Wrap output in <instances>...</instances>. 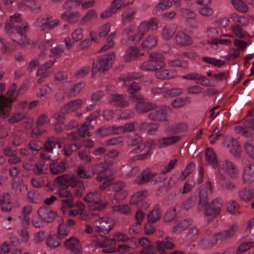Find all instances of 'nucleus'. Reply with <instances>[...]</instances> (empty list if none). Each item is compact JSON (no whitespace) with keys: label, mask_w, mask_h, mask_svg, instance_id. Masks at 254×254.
Masks as SVG:
<instances>
[{"label":"nucleus","mask_w":254,"mask_h":254,"mask_svg":"<svg viewBox=\"0 0 254 254\" xmlns=\"http://www.w3.org/2000/svg\"><path fill=\"white\" fill-rule=\"evenodd\" d=\"M131 3H132V2H130L127 0H114L112 2L111 8L110 9H106L102 12L100 14V17L102 18H107L121 7L127 6Z\"/></svg>","instance_id":"obj_23"},{"label":"nucleus","mask_w":254,"mask_h":254,"mask_svg":"<svg viewBox=\"0 0 254 254\" xmlns=\"http://www.w3.org/2000/svg\"><path fill=\"white\" fill-rule=\"evenodd\" d=\"M98 210L90 208L88 210L84 211V208L81 211L80 218L81 220L85 221L93 222L98 217L99 212Z\"/></svg>","instance_id":"obj_28"},{"label":"nucleus","mask_w":254,"mask_h":254,"mask_svg":"<svg viewBox=\"0 0 254 254\" xmlns=\"http://www.w3.org/2000/svg\"><path fill=\"white\" fill-rule=\"evenodd\" d=\"M187 128L188 126L186 124L178 123L168 126L166 128V131L172 134H177L185 131Z\"/></svg>","instance_id":"obj_36"},{"label":"nucleus","mask_w":254,"mask_h":254,"mask_svg":"<svg viewBox=\"0 0 254 254\" xmlns=\"http://www.w3.org/2000/svg\"><path fill=\"white\" fill-rule=\"evenodd\" d=\"M115 222L114 220L109 217H98L95 220L93 226L96 232L108 233L113 228Z\"/></svg>","instance_id":"obj_16"},{"label":"nucleus","mask_w":254,"mask_h":254,"mask_svg":"<svg viewBox=\"0 0 254 254\" xmlns=\"http://www.w3.org/2000/svg\"><path fill=\"white\" fill-rule=\"evenodd\" d=\"M49 121L50 119L46 115L42 114L39 116L36 122L37 128L33 129V133L37 134H41L44 131V130L41 129V127L43 125L47 124Z\"/></svg>","instance_id":"obj_42"},{"label":"nucleus","mask_w":254,"mask_h":254,"mask_svg":"<svg viewBox=\"0 0 254 254\" xmlns=\"http://www.w3.org/2000/svg\"><path fill=\"white\" fill-rule=\"evenodd\" d=\"M5 89L4 84L0 83V117L5 118L9 116L11 110V100H8L3 95Z\"/></svg>","instance_id":"obj_18"},{"label":"nucleus","mask_w":254,"mask_h":254,"mask_svg":"<svg viewBox=\"0 0 254 254\" xmlns=\"http://www.w3.org/2000/svg\"><path fill=\"white\" fill-rule=\"evenodd\" d=\"M172 5V1L169 0L161 1L156 5L155 12L157 15L160 14L161 11L170 8Z\"/></svg>","instance_id":"obj_61"},{"label":"nucleus","mask_w":254,"mask_h":254,"mask_svg":"<svg viewBox=\"0 0 254 254\" xmlns=\"http://www.w3.org/2000/svg\"><path fill=\"white\" fill-rule=\"evenodd\" d=\"M81 144L79 142L66 144L62 150L65 156H70L73 152L80 148Z\"/></svg>","instance_id":"obj_47"},{"label":"nucleus","mask_w":254,"mask_h":254,"mask_svg":"<svg viewBox=\"0 0 254 254\" xmlns=\"http://www.w3.org/2000/svg\"><path fill=\"white\" fill-rule=\"evenodd\" d=\"M239 229L238 224L233 223L226 230L216 233L209 241L205 239L202 240L199 243V246L203 249H209L217 243H221L234 236Z\"/></svg>","instance_id":"obj_8"},{"label":"nucleus","mask_w":254,"mask_h":254,"mask_svg":"<svg viewBox=\"0 0 254 254\" xmlns=\"http://www.w3.org/2000/svg\"><path fill=\"white\" fill-rule=\"evenodd\" d=\"M141 76L142 74L140 72L128 73L122 75L119 81V84L122 83V85L127 87V90L130 93V98L137 102L136 109L139 113L151 111L155 107V105L145 102L143 99L135 94V92L139 90L141 87L137 82L133 81L131 83H129L131 80L139 79Z\"/></svg>","instance_id":"obj_3"},{"label":"nucleus","mask_w":254,"mask_h":254,"mask_svg":"<svg viewBox=\"0 0 254 254\" xmlns=\"http://www.w3.org/2000/svg\"><path fill=\"white\" fill-rule=\"evenodd\" d=\"M56 146H58L59 148L62 147L59 138L55 137L49 138L45 142L43 148L42 142L33 140L30 141L26 147L21 149V153L27 156L32 155L33 157L30 156L29 158L31 161H33L34 156L39 153L42 159L48 160L51 159L53 149L56 148Z\"/></svg>","instance_id":"obj_4"},{"label":"nucleus","mask_w":254,"mask_h":254,"mask_svg":"<svg viewBox=\"0 0 254 254\" xmlns=\"http://www.w3.org/2000/svg\"><path fill=\"white\" fill-rule=\"evenodd\" d=\"M96 181L100 182L109 177L111 173L110 170V164L107 161L100 163L96 167Z\"/></svg>","instance_id":"obj_22"},{"label":"nucleus","mask_w":254,"mask_h":254,"mask_svg":"<svg viewBox=\"0 0 254 254\" xmlns=\"http://www.w3.org/2000/svg\"><path fill=\"white\" fill-rule=\"evenodd\" d=\"M181 138L178 135L164 137L158 140L157 145L160 148H164L178 142Z\"/></svg>","instance_id":"obj_32"},{"label":"nucleus","mask_w":254,"mask_h":254,"mask_svg":"<svg viewBox=\"0 0 254 254\" xmlns=\"http://www.w3.org/2000/svg\"><path fill=\"white\" fill-rule=\"evenodd\" d=\"M100 113V110H96L92 113L87 118V122L82 124L79 127L78 133L75 132L68 133L66 135V138L69 140H78L79 138V136L84 137L86 134L89 136H90L91 133L88 131L92 127L91 122L96 119L99 116Z\"/></svg>","instance_id":"obj_10"},{"label":"nucleus","mask_w":254,"mask_h":254,"mask_svg":"<svg viewBox=\"0 0 254 254\" xmlns=\"http://www.w3.org/2000/svg\"><path fill=\"white\" fill-rule=\"evenodd\" d=\"M82 104L83 101L81 99H76L71 101L63 106L62 110L63 112L68 113L70 112L74 111L79 109Z\"/></svg>","instance_id":"obj_40"},{"label":"nucleus","mask_w":254,"mask_h":254,"mask_svg":"<svg viewBox=\"0 0 254 254\" xmlns=\"http://www.w3.org/2000/svg\"><path fill=\"white\" fill-rule=\"evenodd\" d=\"M81 2V0H66L63 5V8L67 10L62 14V18L64 20L66 19L70 23L75 22L77 20L78 13L69 11L68 9L75 7L80 4Z\"/></svg>","instance_id":"obj_15"},{"label":"nucleus","mask_w":254,"mask_h":254,"mask_svg":"<svg viewBox=\"0 0 254 254\" xmlns=\"http://www.w3.org/2000/svg\"><path fill=\"white\" fill-rule=\"evenodd\" d=\"M142 138L138 134L134 133L133 135H130L128 139V144L130 146H134L139 144L137 147L134 148L130 152L137 153L143 151L145 148L147 150H151L152 148L154 145V142L153 140L149 139L146 141V143L140 144L142 142Z\"/></svg>","instance_id":"obj_13"},{"label":"nucleus","mask_w":254,"mask_h":254,"mask_svg":"<svg viewBox=\"0 0 254 254\" xmlns=\"http://www.w3.org/2000/svg\"><path fill=\"white\" fill-rule=\"evenodd\" d=\"M175 42L181 46H189L192 44L191 37L185 32L181 31H178L175 36Z\"/></svg>","instance_id":"obj_29"},{"label":"nucleus","mask_w":254,"mask_h":254,"mask_svg":"<svg viewBox=\"0 0 254 254\" xmlns=\"http://www.w3.org/2000/svg\"><path fill=\"white\" fill-rule=\"evenodd\" d=\"M212 185L208 182L206 184L201 186L199 190V201L198 209H204L206 215L217 216L221 209L223 201L221 198H218L211 203H208L207 195L212 192Z\"/></svg>","instance_id":"obj_6"},{"label":"nucleus","mask_w":254,"mask_h":254,"mask_svg":"<svg viewBox=\"0 0 254 254\" xmlns=\"http://www.w3.org/2000/svg\"><path fill=\"white\" fill-rule=\"evenodd\" d=\"M163 55L160 53H151L148 61L143 62L140 66L142 70L145 71H156L164 66Z\"/></svg>","instance_id":"obj_11"},{"label":"nucleus","mask_w":254,"mask_h":254,"mask_svg":"<svg viewBox=\"0 0 254 254\" xmlns=\"http://www.w3.org/2000/svg\"><path fill=\"white\" fill-rule=\"evenodd\" d=\"M244 149L250 157L254 159V139L248 138L244 144Z\"/></svg>","instance_id":"obj_53"},{"label":"nucleus","mask_w":254,"mask_h":254,"mask_svg":"<svg viewBox=\"0 0 254 254\" xmlns=\"http://www.w3.org/2000/svg\"><path fill=\"white\" fill-rule=\"evenodd\" d=\"M239 196L245 201L250 200L254 198V189H243L239 193Z\"/></svg>","instance_id":"obj_55"},{"label":"nucleus","mask_w":254,"mask_h":254,"mask_svg":"<svg viewBox=\"0 0 254 254\" xmlns=\"http://www.w3.org/2000/svg\"><path fill=\"white\" fill-rule=\"evenodd\" d=\"M177 162V159H174L171 160L167 165L162 167L161 168V173L162 176H159L158 178H155L157 174L152 173L149 169H146L141 173L140 175L138 177L136 181L137 183L140 185L153 180L154 181V184L160 182H163L167 179V176L165 175L174 168Z\"/></svg>","instance_id":"obj_7"},{"label":"nucleus","mask_w":254,"mask_h":254,"mask_svg":"<svg viewBox=\"0 0 254 254\" xmlns=\"http://www.w3.org/2000/svg\"><path fill=\"white\" fill-rule=\"evenodd\" d=\"M230 18L234 22V24H238L241 26H246L249 23V19L243 15H239L236 13H232Z\"/></svg>","instance_id":"obj_51"},{"label":"nucleus","mask_w":254,"mask_h":254,"mask_svg":"<svg viewBox=\"0 0 254 254\" xmlns=\"http://www.w3.org/2000/svg\"><path fill=\"white\" fill-rule=\"evenodd\" d=\"M69 232V228L64 224H61L59 226L58 233L57 237L60 239H62L66 237Z\"/></svg>","instance_id":"obj_64"},{"label":"nucleus","mask_w":254,"mask_h":254,"mask_svg":"<svg viewBox=\"0 0 254 254\" xmlns=\"http://www.w3.org/2000/svg\"><path fill=\"white\" fill-rule=\"evenodd\" d=\"M249 116L251 117H248L245 122V127L241 126L235 127V131L236 133H241L247 137L251 135V133L249 131L247 128H251L254 130V108L249 113Z\"/></svg>","instance_id":"obj_20"},{"label":"nucleus","mask_w":254,"mask_h":254,"mask_svg":"<svg viewBox=\"0 0 254 254\" xmlns=\"http://www.w3.org/2000/svg\"><path fill=\"white\" fill-rule=\"evenodd\" d=\"M66 249L68 250L72 254H81L82 248L79 240L74 237H71L66 240L64 243Z\"/></svg>","instance_id":"obj_25"},{"label":"nucleus","mask_w":254,"mask_h":254,"mask_svg":"<svg viewBox=\"0 0 254 254\" xmlns=\"http://www.w3.org/2000/svg\"><path fill=\"white\" fill-rule=\"evenodd\" d=\"M125 185L122 181L111 183L106 180L100 186L99 190L87 193L84 197L85 201L89 204V207L98 210L104 209L111 200L116 204L124 199L127 195L124 189Z\"/></svg>","instance_id":"obj_1"},{"label":"nucleus","mask_w":254,"mask_h":254,"mask_svg":"<svg viewBox=\"0 0 254 254\" xmlns=\"http://www.w3.org/2000/svg\"><path fill=\"white\" fill-rule=\"evenodd\" d=\"M114 212H120L124 214H128L130 212V209L127 204L114 205L112 207Z\"/></svg>","instance_id":"obj_63"},{"label":"nucleus","mask_w":254,"mask_h":254,"mask_svg":"<svg viewBox=\"0 0 254 254\" xmlns=\"http://www.w3.org/2000/svg\"><path fill=\"white\" fill-rule=\"evenodd\" d=\"M65 163L58 161H53L50 164V169L53 174H58L62 173L65 169Z\"/></svg>","instance_id":"obj_44"},{"label":"nucleus","mask_w":254,"mask_h":254,"mask_svg":"<svg viewBox=\"0 0 254 254\" xmlns=\"http://www.w3.org/2000/svg\"><path fill=\"white\" fill-rule=\"evenodd\" d=\"M10 196L7 192L0 191V204L1 209L5 211H9L13 207L10 201Z\"/></svg>","instance_id":"obj_33"},{"label":"nucleus","mask_w":254,"mask_h":254,"mask_svg":"<svg viewBox=\"0 0 254 254\" xmlns=\"http://www.w3.org/2000/svg\"><path fill=\"white\" fill-rule=\"evenodd\" d=\"M177 26L175 24H169L164 27L162 32L163 39L168 41L171 40L176 32Z\"/></svg>","instance_id":"obj_35"},{"label":"nucleus","mask_w":254,"mask_h":254,"mask_svg":"<svg viewBox=\"0 0 254 254\" xmlns=\"http://www.w3.org/2000/svg\"><path fill=\"white\" fill-rule=\"evenodd\" d=\"M38 213L43 220L47 223L53 222L57 216L56 211L48 209L44 206L41 207L38 209Z\"/></svg>","instance_id":"obj_26"},{"label":"nucleus","mask_w":254,"mask_h":254,"mask_svg":"<svg viewBox=\"0 0 254 254\" xmlns=\"http://www.w3.org/2000/svg\"><path fill=\"white\" fill-rule=\"evenodd\" d=\"M141 246L143 249L141 254H155L156 252L155 245H152L151 242L146 238H141L139 240Z\"/></svg>","instance_id":"obj_30"},{"label":"nucleus","mask_w":254,"mask_h":254,"mask_svg":"<svg viewBox=\"0 0 254 254\" xmlns=\"http://www.w3.org/2000/svg\"><path fill=\"white\" fill-rule=\"evenodd\" d=\"M218 170L219 176L224 174L223 173H226L232 178H236L239 174V170L236 166L229 160L219 162Z\"/></svg>","instance_id":"obj_17"},{"label":"nucleus","mask_w":254,"mask_h":254,"mask_svg":"<svg viewBox=\"0 0 254 254\" xmlns=\"http://www.w3.org/2000/svg\"><path fill=\"white\" fill-rule=\"evenodd\" d=\"M155 75L156 77L159 79H169L176 77L178 75V72L173 69H162L160 68L156 70Z\"/></svg>","instance_id":"obj_34"},{"label":"nucleus","mask_w":254,"mask_h":254,"mask_svg":"<svg viewBox=\"0 0 254 254\" xmlns=\"http://www.w3.org/2000/svg\"><path fill=\"white\" fill-rule=\"evenodd\" d=\"M162 212L159 205H156L153 210L147 215V219L149 223H155L162 216Z\"/></svg>","instance_id":"obj_39"},{"label":"nucleus","mask_w":254,"mask_h":254,"mask_svg":"<svg viewBox=\"0 0 254 254\" xmlns=\"http://www.w3.org/2000/svg\"><path fill=\"white\" fill-rule=\"evenodd\" d=\"M56 182L60 185L58 194L62 198L61 202L64 200L74 201L72 193L66 189L67 187L73 188V193L76 197L81 196L85 190L83 182L75 176L63 175L57 177Z\"/></svg>","instance_id":"obj_5"},{"label":"nucleus","mask_w":254,"mask_h":254,"mask_svg":"<svg viewBox=\"0 0 254 254\" xmlns=\"http://www.w3.org/2000/svg\"><path fill=\"white\" fill-rule=\"evenodd\" d=\"M55 61L50 60L45 64H42V66H41L38 69L37 72V75H43L38 79L37 82L38 83L41 84L45 81V78L46 77V71L51 66L53 65Z\"/></svg>","instance_id":"obj_37"},{"label":"nucleus","mask_w":254,"mask_h":254,"mask_svg":"<svg viewBox=\"0 0 254 254\" xmlns=\"http://www.w3.org/2000/svg\"><path fill=\"white\" fill-rule=\"evenodd\" d=\"M115 58L114 53L110 52L100 58L97 62H93L92 76L98 70L105 71L109 69L111 67Z\"/></svg>","instance_id":"obj_14"},{"label":"nucleus","mask_w":254,"mask_h":254,"mask_svg":"<svg viewBox=\"0 0 254 254\" xmlns=\"http://www.w3.org/2000/svg\"><path fill=\"white\" fill-rule=\"evenodd\" d=\"M156 44V38L153 35H150L142 42V48L145 50H148L154 47Z\"/></svg>","instance_id":"obj_52"},{"label":"nucleus","mask_w":254,"mask_h":254,"mask_svg":"<svg viewBox=\"0 0 254 254\" xmlns=\"http://www.w3.org/2000/svg\"><path fill=\"white\" fill-rule=\"evenodd\" d=\"M205 159L207 163L213 167L216 166L218 163L215 153L212 149L208 148L206 150L205 152Z\"/></svg>","instance_id":"obj_45"},{"label":"nucleus","mask_w":254,"mask_h":254,"mask_svg":"<svg viewBox=\"0 0 254 254\" xmlns=\"http://www.w3.org/2000/svg\"><path fill=\"white\" fill-rule=\"evenodd\" d=\"M77 174L81 178L87 179L94 175L92 171H87L83 166H79L77 168Z\"/></svg>","instance_id":"obj_60"},{"label":"nucleus","mask_w":254,"mask_h":254,"mask_svg":"<svg viewBox=\"0 0 254 254\" xmlns=\"http://www.w3.org/2000/svg\"><path fill=\"white\" fill-rule=\"evenodd\" d=\"M192 220L190 218L182 220L175 224L173 229V232L174 233H180L185 230L192 223Z\"/></svg>","instance_id":"obj_41"},{"label":"nucleus","mask_w":254,"mask_h":254,"mask_svg":"<svg viewBox=\"0 0 254 254\" xmlns=\"http://www.w3.org/2000/svg\"><path fill=\"white\" fill-rule=\"evenodd\" d=\"M208 43L212 45V48L215 50L217 49V47L218 44L224 45L226 46H229L232 44V41L230 39H217L214 38L213 39H211L208 41Z\"/></svg>","instance_id":"obj_57"},{"label":"nucleus","mask_w":254,"mask_h":254,"mask_svg":"<svg viewBox=\"0 0 254 254\" xmlns=\"http://www.w3.org/2000/svg\"><path fill=\"white\" fill-rule=\"evenodd\" d=\"M180 15L185 18L193 19L196 16L194 10L191 8H182L180 10Z\"/></svg>","instance_id":"obj_62"},{"label":"nucleus","mask_w":254,"mask_h":254,"mask_svg":"<svg viewBox=\"0 0 254 254\" xmlns=\"http://www.w3.org/2000/svg\"><path fill=\"white\" fill-rule=\"evenodd\" d=\"M183 78L185 79H189L191 80H195L196 83L201 84H204V81L206 77L202 76L198 73H190L187 75H184Z\"/></svg>","instance_id":"obj_54"},{"label":"nucleus","mask_w":254,"mask_h":254,"mask_svg":"<svg viewBox=\"0 0 254 254\" xmlns=\"http://www.w3.org/2000/svg\"><path fill=\"white\" fill-rule=\"evenodd\" d=\"M111 25L109 23H106L99 30V31L90 32V36L92 40L98 42L100 38L105 37L109 32L110 30Z\"/></svg>","instance_id":"obj_27"},{"label":"nucleus","mask_w":254,"mask_h":254,"mask_svg":"<svg viewBox=\"0 0 254 254\" xmlns=\"http://www.w3.org/2000/svg\"><path fill=\"white\" fill-rule=\"evenodd\" d=\"M147 194L148 192L146 190H141L137 192L131 196L130 203L134 205L139 204L146 198Z\"/></svg>","instance_id":"obj_46"},{"label":"nucleus","mask_w":254,"mask_h":254,"mask_svg":"<svg viewBox=\"0 0 254 254\" xmlns=\"http://www.w3.org/2000/svg\"><path fill=\"white\" fill-rule=\"evenodd\" d=\"M49 164H45L43 161L37 162L32 167L31 169L37 175L45 174L48 171Z\"/></svg>","instance_id":"obj_49"},{"label":"nucleus","mask_w":254,"mask_h":254,"mask_svg":"<svg viewBox=\"0 0 254 254\" xmlns=\"http://www.w3.org/2000/svg\"><path fill=\"white\" fill-rule=\"evenodd\" d=\"M139 127L141 130H147L150 135H153L158 128V125L156 123L144 122L140 125Z\"/></svg>","instance_id":"obj_50"},{"label":"nucleus","mask_w":254,"mask_h":254,"mask_svg":"<svg viewBox=\"0 0 254 254\" xmlns=\"http://www.w3.org/2000/svg\"><path fill=\"white\" fill-rule=\"evenodd\" d=\"M29 28L27 23L22 20L21 15L15 13L10 16L6 21L4 30L5 33L14 41L23 47L30 44V41L25 35Z\"/></svg>","instance_id":"obj_2"},{"label":"nucleus","mask_w":254,"mask_h":254,"mask_svg":"<svg viewBox=\"0 0 254 254\" xmlns=\"http://www.w3.org/2000/svg\"><path fill=\"white\" fill-rule=\"evenodd\" d=\"M202 61L217 67H221L225 64L223 61L210 57H203L202 58Z\"/></svg>","instance_id":"obj_59"},{"label":"nucleus","mask_w":254,"mask_h":254,"mask_svg":"<svg viewBox=\"0 0 254 254\" xmlns=\"http://www.w3.org/2000/svg\"><path fill=\"white\" fill-rule=\"evenodd\" d=\"M84 208L82 202L75 203L70 200H64L62 201L61 210L65 217H74L78 215L80 217L81 211Z\"/></svg>","instance_id":"obj_12"},{"label":"nucleus","mask_w":254,"mask_h":254,"mask_svg":"<svg viewBox=\"0 0 254 254\" xmlns=\"http://www.w3.org/2000/svg\"><path fill=\"white\" fill-rule=\"evenodd\" d=\"M230 30L232 32L233 35L239 39H245L248 35L243 28L238 24H233L230 26Z\"/></svg>","instance_id":"obj_43"},{"label":"nucleus","mask_w":254,"mask_h":254,"mask_svg":"<svg viewBox=\"0 0 254 254\" xmlns=\"http://www.w3.org/2000/svg\"><path fill=\"white\" fill-rule=\"evenodd\" d=\"M97 244L104 248L103 252L105 253H113L116 252V247L117 242H125L128 240V237L122 232H117L111 239L102 235H97Z\"/></svg>","instance_id":"obj_9"},{"label":"nucleus","mask_w":254,"mask_h":254,"mask_svg":"<svg viewBox=\"0 0 254 254\" xmlns=\"http://www.w3.org/2000/svg\"><path fill=\"white\" fill-rule=\"evenodd\" d=\"M224 144L229 148L230 153L233 156L240 157L242 149L237 139L231 136H227L224 139Z\"/></svg>","instance_id":"obj_21"},{"label":"nucleus","mask_w":254,"mask_h":254,"mask_svg":"<svg viewBox=\"0 0 254 254\" xmlns=\"http://www.w3.org/2000/svg\"><path fill=\"white\" fill-rule=\"evenodd\" d=\"M180 211L179 204L176 205L174 208L169 209L165 214L164 220L166 222L171 221Z\"/></svg>","instance_id":"obj_56"},{"label":"nucleus","mask_w":254,"mask_h":254,"mask_svg":"<svg viewBox=\"0 0 254 254\" xmlns=\"http://www.w3.org/2000/svg\"><path fill=\"white\" fill-rule=\"evenodd\" d=\"M175 244L173 239L169 237H166L162 241H157L156 242L155 248L160 254H167L166 250L173 249Z\"/></svg>","instance_id":"obj_24"},{"label":"nucleus","mask_w":254,"mask_h":254,"mask_svg":"<svg viewBox=\"0 0 254 254\" xmlns=\"http://www.w3.org/2000/svg\"><path fill=\"white\" fill-rule=\"evenodd\" d=\"M170 111V108L167 106L154 107L149 113L150 119L155 121H166L168 120V114Z\"/></svg>","instance_id":"obj_19"},{"label":"nucleus","mask_w":254,"mask_h":254,"mask_svg":"<svg viewBox=\"0 0 254 254\" xmlns=\"http://www.w3.org/2000/svg\"><path fill=\"white\" fill-rule=\"evenodd\" d=\"M232 3L236 9L241 12L248 10V6L243 0H232Z\"/></svg>","instance_id":"obj_58"},{"label":"nucleus","mask_w":254,"mask_h":254,"mask_svg":"<svg viewBox=\"0 0 254 254\" xmlns=\"http://www.w3.org/2000/svg\"><path fill=\"white\" fill-rule=\"evenodd\" d=\"M243 180L245 183L254 182V164L249 163L247 164L244 169Z\"/></svg>","instance_id":"obj_31"},{"label":"nucleus","mask_w":254,"mask_h":254,"mask_svg":"<svg viewBox=\"0 0 254 254\" xmlns=\"http://www.w3.org/2000/svg\"><path fill=\"white\" fill-rule=\"evenodd\" d=\"M142 55V54H139V49L134 47H131L127 51L125 56V60L126 62H129L135 59L139 55Z\"/></svg>","instance_id":"obj_48"},{"label":"nucleus","mask_w":254,"mask_h":254,"mask_svg":"<svg viewBox=\"0 0 254 254\" xmlns=\"http://www.w3.org/2000/svg\"><path fill=\"white\" fill-rule=\"evenodd\" d=\"M111 102L114 105L120 107H125L128 105L127 96L123 94L113 95Z\"/></svg>","instance_id":"obj_38"}]
</instances>
